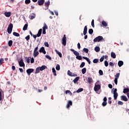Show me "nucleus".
<instances>
[{
  "label": "nucleus",
  "mask_w": 129,
  "mask_h": 129,
  "mask_svg": "<svg viewBox=\"0 0 129 129\" xmlns=\"http://www.w3.org/2000/svg\"><path fill=\"white\" fill-rule=\"evenodd\" d=\"M3 95L4 96V91H3V90L0 89V101H2L3 100Z\"/></svg>",
  "instance_id": "nucleus-11"
},
{
  "label": "nucleus",
  "mask_w": 129,
  "mask_h": 129,
  "mask_svg": "<svg viewBox=\"0 0 129 129\" xmlns=\"http://www.w3.org/2000/svg\"><path fill=\"white\" fill-rule=\"evenodd\" d=\"M83 34L84 36L87 34V26H85L84 29Z\"/></svg>",
  "instance_id": "nucleus-17"
},
{
  "label": "nucleus",
  "mask_w": 129,
  "mask_h": 129,
  "mask_svg": "<svg viewBox=\"0 0 129 129\" xmlns=\"http://www.w3.org/2000/svg\"><path fill=\"white\" fill-rule=\"evenodd\" d=\"M118 104H119V105H122L123 104V102H122L121 101H119L118 102Z\"/></svg>",
  "instance_id": "nucleus-57"
},
{
  "label": "nucleus",
  "mask_w": 129,
  "mask_h": 129,
  "mask_svg": "<svg viewBox=\"0 0 129 129\" xmlns=\"http://www.w3.org/2000/svg\"><path fill=\"white\" fill-rule=\"evenodd\" d=\"M31 3V0H25L26 5H29Z\"/></svg>",
  "instance_id": "nucleus-52"
},
{
  "label": "nucleus",
  "mask_w": 129,
  "mask_h": 129,
  "mask_svg": "<svg viewBox=\"0 0 129 129\" xmlns=\"http://www.w3.org/2000/svg\"><path fill=\"white\" fill-rule=\"evenodd\" d=\"M40 53H43V54H46V50H45V47H42L39 50Z\"/></svg>",
  "instance_id": "nucleus-10"
},
{
  "label": "nucleus",
  "mask_w": 129,
  "mask_h": 129,
  "mask_svg": "<svg viewBox=\"0 0 129 129\" xmlns=\"http://www.w3.org/2000/svg\"><path fill=\"white\" fill-rule=\"evenodd\" d=\"M25 39L27 41H29L30 40V35H27Z\"/></svg>",
  "instance_id": "nucleus-58"
},
{
  "label": "nucleus",
  "mask_w": 129,
  "mask_h": 129,
  "mask_svg": "<svg viewBox=\"0 0 129 129\" xmlns=\"http://www.w3.org/2000/svg\"><path fill=\"white\" fill-rule=\"evenodd\" d=\"M77 46L79 50H80V48H81V46L80 45V43L79 42L77 44Z\"/></svg>",
  "instance_id": "nucleus-59"
},
{
  "label": "nucleus",
  "mask_w": 129,
  "mask_h": 129,
  "mask_svg": "<svg viewBox=\"0 0 129 129\" xmlns=\"http://www.w3.org/2000/svg\"><path fill=\"white\" fill-rule=\"evenodd\" d=\"M98 61H99L98 59L95 58L94 59H93V62L94 63H98Z\"/></svg>",
  "instance_id": "nucleus-44"
},
{
  "label": "nucleus",
  "mask_w": 129,
  "mask_h": 129,
  "mask_svg": "<svg viewBox=\"0 0 129 129\" xmlns=\"http://www.w3.org/2000/svg\"><path fill=\"white\" fill-rule=\"evenodd\" d=\"M40 71H43L45 70V69H47V66L43 65L41 67H39Z\"/></svg>",
  "instance_id": "nucleus-12"
},
{
  "label": "nucleus",
  "mask_w": 129,
  "mask_h": 129,
  "mask_svg": "<svg viewBox=\"0 0 129 129\" xmlns=\"http://www.w3.org/2000/svg\"><path fill=\"white\" fill-rule=\"evenodd\" d=\"M83 58L85 59V60H86V61L89 63V64H91V61H90V59L88 57H86L85 56H83Z\"/></svg>",
  "instance_id": "nucleus-20"
},
{
  "label": "nucleus",
  "mask_w": 129,
  "mask_h": 129,
  "mask_svg": "<svg viewBox=\"0 0 129 129\" xmlns=\"http://www.w3.org/2000/svg\"><path fill=\"white\" fill-rule=\"evenodd\" d=\"M100 85H95V87H94V90L95 91H98V90H99V89H100Z\"/></svg>",
  "instance_id": "nucleus-8"
},
{
  "label": "nucleus",
  "mask_w": 129,
  "mask_h": 129,
  "mask_svg": "<svg viewBox=\"0 0 129 129\" xmlns=\"http://www.w3.org/2000/svg\"><path fill=\"white\" fill-rule=\"evenodd\" d=\"M29 18L30 20H34V18H36V14H35L34 13H32L30 15Z\"/></svg>",
  "instance_id": "nucleus-15"
},
{
  "label": "nucleus",
  "mask_w": 129,
  "mask_h": 129,
  "mask_svg": "<svg viewBox=\"0 0 129 129\" xmlns=\"http://www.w3.org/2000/svg\"><path fill=\"white\" fill-rule=\"evenodd\" d=\"M72 72H71L70 71H68V75H69V76H72Z\"/></svg>",
  "instance_id": "nucleus-48"
},
{
  "label": "nucleus",
  "mask_w": 129,
  "mask_h": 129,
  "mask_svg": "<svg viewBox=\"0 0 129 129\" xmlns=\"http://www.w3.org/2000/svg\"><path fill=\"white\" fill-rule=\"evenodd\" d=\"M4 58H1L0 59V66L2 65V64H3V63H4Z\"/></svg>",
  "instance_id": "nucleus-54"
},
{
  "label": "nucleus",
  "mask_w": 129,
  "mask_h": 129,
  "mask_svg": "<svg viewBox=\"0 0 129 129\" xmlns=\"http://www.w3.org/2000/svg\"><path fill=\"white\" fill-rule=\"evenodd\" d=\"M28 29V24H25L23 28V31H26Z\"/></svg>",
  "instance_id": "nucleus-38"
},
{
  "label": "nucleus",
  "mask_w": 129,
  "mask_h": 129,
  "mask_svg": "<svg viewBox=\"0 0 129 129\" xmlns=\"http://www.w3.org/2000/svg\"><path fill=\"white\" fill-rule=\"evenodd\" d=\"M25 59L26 60V62L29 63H30V61L31 58V57H25Z\"/></svg>",
  "instance_id": "nucleus-34"
},
{
  "label": "nucleus",
  "mask_w": 129,
  "mask_h": 129,
  "mask_svg": "<svg viewBox=\"0 0 129 129\" xmlns=\"http://www.w3.org/2000/svg\"><path fill=\"white\" fill-rule=\"evenodd\" d=\"M121 99L122 100H123V101H128V99H127V98H126V96H121Z\"/></svg>",
  "instance_id": "nucleus-13"
},
{
  "label": "nucleus",
  "mask_w": 129,
  "mask_h": 129,
  "mask_svg": "<svg viewBox=\"0 0 129 129\" xmlns=\"http://www.w3.org/2000/svg\"><path fill=\"white\" fill-rule=\"evenodd\" d=\"M42 31H46V30H48V26H47V24L46 23H44L43 24V27H42Z\"/></svg>",
  "instance_id": "nucleus-16"
},
{
  "label": "nucleus",
  "mask_w": 129,
  "mask_h": 129,
  "mask_svg": "<svg viewBox=\"0 0 129 129\" xmlns=\"http://www.w3.org/2000/svg\"><path fill=\"white\" fill-rule=\"evenodd\" d=\"M44 6L45 7H49V6H50V1H48L47 2H45L44 3Z\"/></svg>",
  "instance_id": "nucleus-37"
},
{
  "label": "nucleus",
  "mask_w": 129,
  "mask_h": 129,
  "mask_svg": "<svg viewBox=\"0 0 129 129\" xmlns=\"http://www.w3.org/2000/svg\"><path fill=\"white\" fill-rule=\"evenodd\" d=\"M70 50H71V51H72V52H73V53H74V55H75V56H79V55H80L79 52H78L77 51H76L74 49H71Z\"/></svg>",
  "instance_id": "nucleus-7"
},
{
  "label": "nucleus",
  "mask_w": 129,
  "mask_h": 129,
  "mask_svg": "<svg viewBox=\"0 0 129 129\" xmlns=\"http://www.w3.org/2000/svg\"><path fill=\"white\" fill-rule=\"evenodd\" d=\"M68 93H69L70 95H71V96L72 95V93L71 92V91H70L69 90L66 91V94H68Z\"/></svg>",
  "instance_id": "nucleus-43"
},
{
  "label": "nucleus",
  "mask_w": 129,
  "mask_h": 129,
  "mask_svg": "<svg viewBox=\"0 0 129 129\" xmlns=\"http://www.w3.org/2000/svg\"><path fill=\"white\" fill-rule=\"evenodd\" d=\"M52 72L54 75V76H57V73L56 72V70H55V68H52Z\"/></svg>",
  "instance_id": "nucleus-30"
},
{
  "label": "nucleus",
  "mask_w": 129,
  "mask_h": 129,
  "mask_svg": "<svg viewBox=\"0 0 129 129\" xmlns=\"http://www.w3.org/2000/svg\"><path fill=\"white\" fill-rule=\"evenodd\" d=\"M109 66H114V64H113V62H110Z\"/></svg>",
  "instance_id": "nucleus-63"
},
{
  "label": "nucleus",
  "mask_w": 129,
  "mask_h": 129,
  "mask_svg": "<svg viewBox=\"0 0 129 129\" xmlns=\"http://www.w3.org/2000/svg\"><path fill=\"white\" fill-rule=\"evenodd\" d=\"M19 66L20 67H25V63L23 59H21L20 61H19Z\"/></svg>",
  "instance_id": "nucleus-6"
},
{
  "label": "nucleus",
  "mask_w": 129,
  "mask_h": 129,
  "mask_svg": "<svg viewBox=\"0 0 129 129\" xmlns=\"http://www.w3.org/2000/svg\"><path fill=\"white\" fill-rule=\"evenodd\" d=\"M80 79V77H77L74 80V83H77V82Z\"/></svg>",
  "instance_id": "nucleus-25"
},
{
  "label": "nucleus",
  "mask_w": 129,
  "mask_h": 129,
  "mask_svg": "<svg viewBox=\"0 0 129 129\" xmlns=\"http://www.w3.org/2000/svg\"><path fill=\"white\" fill-rule=\"evenodd\" d=\"M26 72L28 76H30V75H31V73H33V72H34V69H28L26 70Z\"/></svg>",
  "instance_id": "nucleus-5"
},
{
  "label": "nucleus",
  "mask_w": 129,
  "mask_h": 129,
  "mask_svg": "<svg viewBox=\"0 0 129 129\" xmlns=\"http://www.w3.org/2000/svg\"><path fill=\"white\" fill-rule=\"evenodd\" d=\"M56 70L57 71H59V70H60V65L59 64H57L56 66Z\"/></svg>",
  "instance_id": "nucleus-45"
},
{
  "label": "nucleus",
  "mask_w": 129,
  "mask_h": 129,
  "mask_svg": "<svg viewBox=\"0 0 129 129\" xmlns=\"http://www.w3.org/2000/svg\"><path fill=\"white\" fill-rule=\"evenodd\" d=\"M103 40V37L101 36H98V37H96L94 40V42H101Z\"/></svg>",
  "instance_id": "nucleus-1"
},
{
  "label": "nucleus",
  "mask_w": 129,
  "mask_h": 129,
  "mask_svg": "<svg viewBox=\"0 0 129 129\" xmlns=\"http://www.w3.org/2000/svg\"><path fill=\"white\" fill-rule=\"evenodd\" d=\"M104 60V56H103L101 57L100 59V62H103V61Z\"/></svg>",
  "instance_id": "nucleus-56"
},
{
  "label": "nucleus",
  "mask_w": 129,
  "mask_h": 129,
  "mask_svg": "<svg viewBox=\"0 0 129 129\" xmlns=\"http://www.w3.org/2000/svg\"><path fill=\"white\" fill-rule=\"evenodd\" d=\"M107 104V102H105L104 101L102 103V106H106V105Z\"/></svg>",
  "instance_id": "nucleus-49"
},
{
  "label": "nucleus",
  "mask_w": 129,
  "mask_h": 129,
  "mask_svg": "<svg viewBox=\"0 0 129 129\" xmlns=\"http://www.w3.org/2000/svg\"><path fill=\"white\" fill-rule=\"evenodd\" d=\"M117 91V89H114L113 97H114V100H116V99H117V96H118V94L117 93V92H116Z\"/></svg>",
  "instance_id": "nucleus-3"
},
{
  "label": "nucleus",
  "mask_w": 129,
  "mask_h": 129,
  "mask_svg": "<svg viewBox=\"0 0 129 129\" xmlns=\"http://www.w3.org/2000/svg\"><path fill=\"white\" fill-rule=\"evenodd\" d=\"M122 65H123V61L122 60H119L118 62V66H119V67H121Z\"/></svg>",
  "instance_id": "nucleus-23"
},
{
  "label": "nucleus",
  "mask_w": 129,
  "mask_h": 129,
  "mask_svg": "<svg viewBox=\"0 0 129 129\" xmlns=\"http://www.w3.org/2000/svg\"><path fill=\"white\" fill-rule=\"evenodd\" d=\"M76 76H77V74L73 73L71 76V77H76Z\"/></svg>",
  "instance_id": "nucleus-60"
},
{
  "label": "nucleus",
  "mask_w": 129,
  "mask_h": 129,
  "mask_svg": "<svg viewBox=\"0 0 129 129\" xmlns=\"http://www.w3.org/2000/svg\"><path fill=\"white\" fill-rule=\"evenodd\" d=\"M119 75H120V74L119 73H118L116 74V75H115V78H117V79H118V78H119Z\"/></svg>",
  "instance_id": "nucleus-46"
},
{
  "label": "nucleus",
  "mask_w": 129,
  "mask_h": 129,
  "mask_svg": "<svg viewBox=\"0 0 129 129\" xmlns=\"http://www.w3.org/2000/svg\"><path fill=\"white\" fill-rule=\"evenodd\" d=\"M83 50L84 51V52H85L86 54H88V52L89 51V50L86 48H83Z\"/></svg>",
  "instance_id": "nucleus-36"
},
{
  "label": "nucleus",
  "mask_w": 129,
  "mask_h": 129,
  "mask_svg": "<svg viewBox=\"0 0 129 129\" xmlns=\"http://www.w3.org/2000/svg\"><path fill=\"white\" fill-rule=\"evenodd\" d=\"M102 25L104 27H107V23L104 21L102 22Z\"/></svg>",
  "instance_id": "nucleus-35"
},
{
  "label": "nucleus",
  "mask_w": 129,
  "mask_h": 129,
  "mask_svg": "<svg viewBox=\"0 0 129 129\" xmlns=\"http://www.w3.org/2000/svg\"><path fill=\"white\" fill-rule=\"evenodd\" d=\"M91 26L93 28H94V20H92L91 22Z\"/></svg>",
  "instance_id": "nucleus-53"
},
{
  "label": "nucleus",
  "mask_w": 129,
  "mask_h": 129,
  "mask_svg": "<svg viewBox=\"0 0 129 129\" xmlns=\"http://www.w3.org/2000/svg\"><path fill=\"white\" fill-rule=\"evenodd\" d=\"M76 59H77L78 60H82V57L81 56L79 55H77L76 57Z\"/></svg>",
  "instance_id": "nucleus-41"
},
{
  "label": "nucleus",
  "mask_w": 129,
  "mask_h": 129,
  "mask_svg": "<svg viewBox=\"0 0 129 129\" xmlns=\"http://www.w3.org/2000/svg\"><path fill=\"white\" fill-rule=\"evenodd\" d=\"M55 52L58 55L60 58H62V53H61V52L58 51L57 49H55Z\"/></svg>",
  "instance_id": "nucleus-19"
},
{
  "label": "nucleus",
  "mask_w": 129,
  "mask_h": 129,
  "mask_svg": "<svg viewBox=\"0 0 129 129\" xmlns=\"http://www.w3.org/2000/svg\"><path fill=\"white\" fill-rule=\"evenodd\" d=\"M111 57L113 59H115V58H116V55H115V53L113 52H111Z\"/></svg>",
  "instance_id": "nucleus-22"
},
{
  "label": "nucleus",
  "mask_w": 129,
  "mask_h": 129,
  "mask_svg": "<svg viewBox=\"0 0 129 129\" xmlns=\"http://www.w3.org/2000/svg\"><path fill=\"white\" fill-rule=\"evenodd\" d=\"M40 70V68L38 67L36 69V71L35 72V74H38V73H39Z\"/></svg>",
  "instance_id": "nucleus-32"
},
{
  "label": "nucleus",
  "mask_w": 129,
  "mask_h": 129,
  "mask_svg": "<svg viewBox=\"0 0 129 129\" xmlns=\"http://www.w3.org/2000/svg\"><path fill=\"white\" fill-rule=\"evenodd\" d=\"M34 62H35V59H34V57H32L31 59V63H34Z\"/></svg>",
  "instance_id": "nucleus-62"
},
{
  "label": "nucleus",
  "mask_w": 129,
  "mask_h": 129,
  "mask_svg": "<svg viewBox=\"0 0 129 129\" xmlns=\"http://www.w3.org/2000/svg\"><path fill=\"white\" fill-rule=\"evenodd\" d=\"M70 105H72V101H69L67 105V108H69Z\"/></svg>",
  "instance_id": "nucleus-24"
},
{
  "label": "nucleus",
  "mask_w": 129,
  "mask_h": 129,
  "mask_svg": "<svg viewBox=\"0 0 129 129\" xmlns=\"http://www.w3.org/2000/svg\"><path fill=\"white\" fill-rule=\"evenodd\" d=\"M38 55H39V51H34L33 56H34V58H36V57H37V56H38Z\"/></svg>",
  "instance_id": "nucleus-27"
},
{
  "label": "nucleus",
  "mask_w": 129,
  "mask_h": 129,
  "mask_svg": "<svg viewBox=\"0 0 129 129\" xmlns=\"http://www.w3.org/2000/svg\"><path fill=\"white\" fill-rule=\"evenodd\" d=\"M11 12H5L4 15L5 17H7V18H10L11 17Z\"/></svg>",
  "instance_id": "nucleus-18"
},
{
  "label": "nucleus",
  "mask_w": 129,
  "mask_h": 129,
  "mask_svg": "<svg viewBox=\"0 0 129 129\" xmlns=\"http://www.w3.org/2000/svg\"><path fill=\"white\" fill-rule=\"evenodd\" d=\"M85 66V62H82L80 66V68H83Z\"/></svg>",
  "instance_id": "nucleus-40"
},
{
  "label": "nucleus",
  "mask_w": 129,
  "mask_h": 129,
  "mask_svg": "<svg viewBox=\"0 0 129 129\" xmlns=\"http://www.w3.org/2000/svg\"><path fill=\"white\" fill-rule=\"evenodd\" d=\"M42 29L39 30L38 32V34H37V37H41V35H42Z\"/></svg>",
  "instance_id": "nucleus-21"
},
{
  "label": "nucleus",
  "mask_w": 129,
  "mask_h": 129,
  "mask_svg": "<svg viewBox=\"0 0 129 129\" xmlns=\"http://www.w3.org/2000/svg\"><path fill=\"white\" fill-rule=\"evenodd\" d=\"M44 3H45V0H38L37 4L38 6H43Z\"/></svg>",
  "instance_id": "nucleus-9"
},
{
  "label": "nucleus",
  "mask_w": 129,
  "mask_h": 129,
  "mask_svg": "<svg viewBox=\"0 0 129 129\" xmlns=\"http://www.w3.org/2000/svg\"><path fill=\"white\" fill-rule=\"evenodd\" d=\"M99 74H100V75H103V72H102L101 70H100L99 71Z\"/></svg>",
  "instance_id": "nucleus-55"
},
{
  "label": "nucleus",
  "mask_w": 129,
  "mask_h": 129,
  "mask_svg": "<svg viewBox=\"0 0 129 129\" xmlns=\"http://www.w3.org/2000/svg\"><path fill=\"white\" fill-rule=\"evenodd\" d=\"M117 78H115L114 79V83L116 85H117Z\"/></svg>",
  "instance_id": "nucleus-61"
},
{
  "label": "nucleus",
  "mask_w": 129,
  "mask_h": 129,
  "mask_svg": "<svg viewBox=\"0 0 129 129\" xmlns=\"http://www.w3.org/2000/svg\"><path fill=\"white\" fill-rule=\"evenodd\" d=\"M8 45H9V47H11V46L13 45V40H10L8 42Z\"/></svg>",
  "instance_id": "nucleus-39"
},
{
  "label": "nucleus",
  "mask_w": 129,
  "mask_h": 129,
  "mask_svg": "<svg viewBox=\"0 0 129 129\" xmlns=\"http://www.w3.org/2000/svg\"><path fill=\"white\" fill-rule=\"evenodd\" d=\"M67 44V42H66V35H64L62 39V44L63 46H66Z\"/></svg>",
  "instance_id": "nucleus-4"
},
{
  "label": "nucleus",
  "mask_w": 129,
  "mask_h": 129,
  "mask_svg": "<svg viewBox=\"0 0 129 129\" xmlns=\"http://www.w3.org/2000/svg\"><path fill=\"white\" fill-rule=\"evenodd\" d=\"M13 36H15V37H20V34L16 32H13Z\"/></svg>",
  "instance_id": "nucleus-33"
},
{
  "label": "nucleus",
  "mask_w": 129,
  "mask_h": 129,
  "mask_svg": "<svg viewBox=\"0 0 129 129\" xmlns=\"http://www.w3.org/2000/svg\"><path fill=\"white\" fill-rule=\"evenodd\" d=\"M86 71H87L86 68H84L82 69V74H85V73H86Z\"/></svg>",
  "instance_id": "nucleus-31"
},
{
  "label": "nucleus",
  "mask_w": 129,
  "mask_h": 129,
  "mask_svg": "<svg viewBox=\"0 0 129 129\" xmlns=\"http://www.w3.org/2000/svg\"><path fill=\"white\" fill-rule=\"evenodd\" d=\"M89 34H90V35H92L93 34V29H90L89 30Z\"/></svg>",
  "instance_id": "nucleus-42"
},
{
  "label": "nucleus",
  "mask_w": 129,
  "mask_h": 129,
  "mask_svg": "<svg viewBox=\"0 0 129 129\" xmlns=\"http://www.w3.org/2000/svg\"><path fill=\"white\" fill-rule=\"evenodd\" d=\"M82 91H83V88H80L77 91L74 92V93H75L76 92H77V93H79L80 92H82Z\"/></svg>",
  "instance_id": "nucleus-28"
},
{
  "label": "nucleus",
  "mask_w": 129,
  "mask_h": 129,
  "mask_svg": "<svg viewBox=\"0 0 129 129\" xmlns=\"http://www.w3.org/2000/svg\"><path fill=\"white\" fill-rule=\"evenodd\" d=\"M129 92V89L128 88H124L123 91V93H124V94L127 93Z\"/></svg>",
  "instance_id": "nucleus-26"
},
{
  "label": "nucleus",
  "mask_w": 129,
  "mask_h": 129,
  "mask_svg": "<svg viewBox=\"0 0 129 129\" xmlns=\"http://www.w3.org/2000/svg\"><path fill=\"white\" fill-rule=\"evenodd\" d=\"M108 86L109 88H110V89H111V88H112V85H111L110 84H108Z\"/></svg>",
  "instance_id": "nucleus-64"
},
{
  "label": "nucleus",
  "mask_w": 129,
  "mask_h": 129,
  "mask_svg": "<svg viewBox=\"0 0 129 129\" xmlns=\"http://www.w3.org/2000/svg\"><path fill=\"white\" fill-rule=\"evenodd\" d=\"M13 24L11 23L7 29V32L8 34H12V32L13 31Z\"/></svg>",
  "instance_id": "nucleus-2"
},
{
  "label": "nucleus",
  "mask_w": 129,
  "mask_h": 129,
  "mask_svg": "<svg viewBox=\"0 0 129 129\" xmlns=\"http://www.w3.org/2000/svg\"><path fill=\"white\" fill-rule=\"evenodd\" d=\"M95 51H96L97 52H99L100 51V47L99 46H96L95 47Z\"/></svg>",
  "instance_id": "nucleus-29"
},
{
  "label": "nucleus",
  "mask_w": 129,
  "mask_h": 129,
  "mask_svg": "<svg viewBox=\"0 0 129 129\" xmlns=\"http://www.w3.org/2000/svg\"><path fill=\"white\" fill-rule=\"evenodd\" d=\"M88 83L89 84H91L93 82V80L92 79V78L88 77Z\"/></svg>",
  "instance_id": "nucleus-14"
},
{
  "label": "nucleus",
  "mask_w": 129,
  "mask_h": 129,
  "mask_svg": "<svg viewBox=\"0 0 129 129\" xmlns=\"http://www.w3.org/2000/svg\"><path fill=\"white\" fill-rule=\"evenodd\" d=\"M45 58H47V59H48L49 60H52V57L48 55H45Z\"/></svg>",
  "instance_id": "nucleus-47"
},
{
  "label": "nucleus",
  "mask_w": 129,
  "mask_h": 129,
  "mask_svg": "<svg viewBox=\"0 0 129 129\" xmlns=\"http://www.w3.org/2000/svg\"><path fill=\"white\" fill-rule=\"evenodd\" d=\"M44 46L45 47H47V48H49V43H48L47 42H44Z\"/></svg>",
  "instance_id": "nucleus-50"
},
{
  "label": "nucleus",
  "mask_w": 129,
  "mask_h": 129,
  "mask_svg": "<svg viewBox=\"0 0 129 129\" xmlns=\"http://www.w3.org/2000/svg\"><path fill=\"white\" fill-rule=\"evenodd\" d=\"M104 65L106 67H107V66H108V62L107 61V60H105L104 61Z\"/></svg>",
  "instance_id": "nucleus-51"
}]
</instances>
